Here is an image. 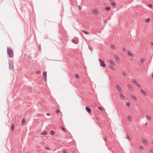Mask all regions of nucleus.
<instances>
[{
    "instance_id": "f257e3e1",
    "label": "nucleus",
    "mask_w": 153,
    "mask_h": 153,
    "mask_svg": "<svg viewBox=\"0 0 153 153\" xmlns=\"http://www.w3.org/2000/svg\"><path fill=\"white\" fill-rule=\"evenodd\" d=\"M7 54L9 55L10 57L12 58L13 57V51L10 48H7Z\"/></svg>"
},
{
    "instance_id": "f03ea898",
    "label": "nucleus",
    "mask_w": 153,
    "mask_h": 153,
    "mask_svg": "<svg viewBox=\"0 0 153 153\" xmlns=\"http://www.w3.org/2000/svg\"><path fill=\"white\" fill-rule=\"evenodd\" d=\"M9 66L10 70H13L14 69L13 63L11 59H9Z\"/></svg>"
},
{
    "instance_id": "7ed1b4c3",
    "label": "nucleus",
    "mask_w": 153,
    "mask_h": 153,
    "mask_svg": "<svg viewBox=\"0 0 153 153\" xmlns=\"http://www.w3.org/2000/svg\"><path fill=\"white\" fill-rule=\"evenodd\" d=\"M99 61L100 62V66L103 67H105L106 66V65L103 61L100 59H99Z\"/></svg>"
},
{
    "instance_id": "20e7f679",
    "label": "nucleus",
    "mask_w": 153,
    "mask_h": 153,
    "mask_svg": "<svg viewBox=\"0 0 153 153\" xmlns=\"http://www.w3.org/2000/svg\"><path fill=\"white\" fill-rule=\"evenodd\" d=\"M132 82L135 85L137 86L139 88L141 87L140 85L134 79H132Z\"/></svg>"
},
{
    "instance_id": "39448f33",
    "label": "nucleus",
    "mask_w": 153,
    "mask_h": 153,
    "mask_svg": "<svg viewBox=\"0 0 153 153\" xmlns=\"http://www.w3.org/2000/svg\"><path fill=\"white\" fill-rule=\"evenodd\" d=\"M47 72L46 71L43 72V76H44V79L45 81H47Z\"/></svg>"
},
{
    "instance_id": "423d86ee",
    "label": "nucleus",
    "mask_w": 153,
    "mask_h": 153,
    "mask_svg": "<svg viewBox=\"0 0 153 153\" xmlns=\"http://www.w3.org/2000/svg\"><path fill=\"white\" fill-rule=\"evenodd\" d=\"M120 95V98L123 100H124L125 99V97L120 92L119 93Z\"/></svg>"
},
{
    "instance_id": "0eeeda50",
    "label": "nucleus",
    "mask_w": 153,
    "mask_h": 153,
    "mask_svg": "<svg viewBox=\"0 0 153 153\" xmlns=\"http://www.w3.org/2000/svg\"><path fill=\"white\" fill-rule=\"evenodd\" d=\"M92 12L93 14H95V15H96L98 13V11L96 9H95V10H92Z\"/></svg>"
},
{
    "instance_id": "6e6552de",
    "label": "nucleus",
    "mask_w": 153,
    "mask_h": 153,
    "mask_svg": "<svg viewBox=\"0 0 153 153\" xmlns=\"http://www.w3.org/2000/svg\"><path fill=\"white\" fill-rule=\"evenodd\" d=\"M85 109L86 111L89 113H90L91 112V109L88 106L85 107Z\"/></svg>"
},
{
    "instance_id": "1a4fd4ad",
    "label": "nucleus",
    "mask_w": 153,
    "mask_h": 153,
    "mask_svg": "<svg viewBox=\"0 0 153 153\" xmlns=\"http://www.w3.org/2000/svg\"><path fill=\"white\" fill-rule=\"evenodd\" d=\"M142 141L144 144L147 145L148 144V142L144 138L143 139V140H142Z\"/></svg>"
},
{
    "instance_id": "9d476101",
    "label": "nucleus",
    "mask_w": 153,
    "mask_h": 153,
    "mask_svg": "<svg viewBox=\"0 0 153 153\" xmlns=\"http://www.w3.org/2000/svg\"><path fill=\"white\" fill-rule=\"evenodd\" d=\"M116 87H117V89L118 90V91L119 92H120L121 91H122V90L121 88L120 87V86H119L118 85H116Z\"/></svg>"
},
{
    "instance_id": "9b49d317",
    "label": "nucleus",
    "mask_w": 153,
    "mask_h": 153,
    "mask_svg": "<svg viewBox=\"0 0 153 153\" xmlns=\"http://www.w3.org/2000/svg\"><path fill=\"white\" fill-rule=\"evenodd\" d=\"M114 57L116 61H119L120 59H119L117 55H115V54L114 55Z\"/></svg>"
},
{
    "instance_id": "f8f14e48",
    "label": "nucleus",
    "mask_w": 153,
    "mask_h": 153,
    "mask_svg": "<svg viewBox=\"0 0 153 153\" xmlns=\"http://www.w3.org/2000/svg\"><path fill=\"white\" fill-rule=\"evenodd\" d=\"M141 92V93L144 95H146L147 94L146 93V92L144 91L143 89H140Z\"/></svg>"
},
{
    "instance_id": "ddd939ff",
    "label": "nucleus",
    "mask_w": 153,
    "mask_h": 153,
    "mask_svg": "<svg viewBox=\"0 0 153 153\" xmlns=\"http://www.w3.org/2000/svg\"><path fill=\"white\" fill-rule=\"evenodd\" d=\"M128 87L130 90L132 91L133 89L132 87L129 84H128Z\"/></svg>"
},
{
    "instance_id": "4468645a",
    "label": "nucleus",
    "mask_w": 153,
    "mask_h": 153,
    "mask_svg": "<svg viewBox=\"0 0 153 153\" xmlns=\"http://www.w3.org/2000/svg\"><path fill=\"white\" fill-rule=\"evenodd\" d=\"M128 55L131 56H133V55L132 53L129 51H128Z\"/></svg>"
},
{
    "instance_id": "2eb2a0df",
    "label": "nucleus",
    "mask_w": 153,
    "mask_h": 153,
    "mask_svg": "<svg viewBox=\"0 0 153 153\" xmlns=\"http://www.w3.org/2000/svg\"><path fill=\"white\" fill-rule=\"evenodd\" d=\"M26 120L24 118L22 119V125H23L25 124Z\"/></svg>"
},
{
    "instance_id": "dca6fc26",
    "label": "nucleus",
    "mask_w": 153,
    "mask_h": 153,
    "mask_svg": "<svg viewBox=\"0 0 153 153\" xmlns=\"http://www.w3.org/2000/svg\"><path fill=\"white\" fill-rule=\"evenodd\" d=\"M146 117L148 120H151L150 116L149 114L146 115Z\"/></svg>"
},
{
    "instance_id": "f3484780",
    "label": "nucleus",
    "mask_w": 153,
    "mask_h": 153,
    "mask_svg": "<svg viewBox=\"0 0 153 153\" xmlns=\"http://www.w3.org/2000/svg\"><path fill=\"white\" fill-rule=\"evenodd\" d=\"M105 10L108 11H109L110 10L111 8L109 7H107L105 8Z\"/></svg>"
},
{
    "instance_id": "a211bd4d",
    "label": "nucleus",
    "mask_w": 153,
    "mask_h": 153,
    "mask_svg": "<svg viewBox=\"0 0 153 153\" xmlns=\"http://www.w3.org/2000/svg\"><path fill=\"white\" fill-rule=\"evenodd\" d=\"M82 31L86 34H88L89 33V32L88 31H86L84 30H82Z\"/></svg>"
},
{
    "instance_id": "6ab92c4d",
    "label": "nucleus",
    "mask_w": 153,
    "mask_h": 153,
    "mask_svg": "<svg viewBox=\"0 0 153 153\" xmlns=\"http://www.w3.org/2000/svg\"><path fill=\"white\" fill-rule=\"evenodd\" d=\"M111 5L113 7H114L116 5L115 3V2H112L111 3Z\"/></svg>"
},
{
    "instance_id": "aec40b11",
    "label": "nucleus",
    "mask_w": 153,
    "mask_h": 153,
    "mask_svg": "<svg viewBox=\"0 0 153 153\" xmlns=\"http://www.w3.org/2000/svg\"><path fill=\"white\" fill-rule=\"evenodd\" d=\"M109 66L110 68L113 71H114L115 70V69L112 66L109 65Z\"/></svg>"
},
{
    "instance_id": "412c9836",
    "label": "nucleus",
    "mask_w": 153,
    "mask_h": 153,
    "mask_svg": "<svg viewBox=\"0 0 153 153\" xmlns=\"http://www.w3.org/2000/svg\"><path fill=\"white\" fill-rule=\"evenodd\" d=\"M131 97L135 100H137V99L135 96L134 95H132L131 96Z\"/></svg>"
},
{
    "instance_id": "4be33fe9",
    "label": "nucleus",
    "mask_w": 153,
    "mask_h": 153,
    "mask_svg": "<svg viewBox=\"0 0 153 153\" xmlns=\"http://www.w3.org/2000/svg\"><path fill=\"white\" fill-rule=\"evenodd\" d=\"M50 133L52 135H54L55 134L54 131L53 130H51L50 131Z\"/></svg>"
},
{
    "instance_id": "5701e85b",
    "label": "nucleus",
    "mask_w": 153,
    "mask_h": 153,
    "mask_svg": "<svg viewBox=\"0 0 153 153\" xmlns=\"http://www.w3.org/2000/svg\"><path fill=\"white\" fill-rule=\"evenodd\" d=\"M109 62L111 65H114L115 64H114V62L112 60H110L109 61Z\"/></svg>"
},
{
    "instance_id": "b1692460",
    "label": "nucleus",
    "mask_w": 153,
    "mask_h": 153,
    "mask_svg": "<svg viewBox=\"0 0 153 153\" xmlns=\"http://www.w3.org/2000/svg\"><path fill=\"white\" fill-rule=\"evenodd\" d=\"M128 119L129 121H131L132 120V118L130 116H128Z\"/></svg>"
},
{
    "instance_id": "393cba45",
    "label": "nucleus",
    "mask_w": 153,
    "mask_h": 153,
    "mask_svg": "<svg viewBox=\"0 0 153 153\" xmlns=\"http://www.w3.org/2000/svg\"><path fill=\"white\" fill-rule=\"evenodd\" d=\"M47 134V132L46 131H45L43 132L42 134V135H46V134Z\"/></svg>"
},
{
    "instance_id": "a878e982",
    "label": "nucleus",
    "mask_w": 153,
    "mask_h": 153,
    "mask_svg": "<svg viewBox=\"0 0 153 153\" xmlns=\"http://www.w3.org/2000/svg\"><path fill=\"white\" fill-rule=\"evenodd\" d=\"M144 61V59L143 58H142L140 59V61L141 63H143Z\"/></svg>"
},
{
    "instance_id": "bb28decb",
    "label": "nucleus",
    "mask_w": 153,
    "mask_h": 153,
    "mask_svg": "<svg viewBox=\"0 0 153 153\" xmlns=\"http://www.w3.org/2000/svg\"><path fill=\"white\" fill-rule=\"evenodd\" d=\"M61 128L65 132H66V130L65 129V128L64 127H61Z\"/></svg>"
},
{
    "instance_id": "cd10ccee",
    "label": "nucleus",
    "mask_w": 153,
    "mask_h": 153,
    "mask_svg": "<svg viewBox=\"0 0 153 153\" xmlns=\"http://www.w3.org/2000/svg\"><path fill=\"white\" fill-rule=\"evenodd\" d=\"M111 48L112 49H113V50H115V48L114 45H111Z\"/></svg>"
},
{
    "instance_id": "c85d7f7f",
    "label": "nucleus",
    "mask_w": 153,
    "mask_h": 153,
    "mask_svg": "<svg viewBox=\"0 0 153 153\" xmlns=\"http://www.w3.org/2000/svg\"><path fill=\"white\" fill-rule=\"evenodd\" d=\"M14 124H13L11 126V128L12 130H13L14 129Z\"/></svg>"
},
{
    "instance_id": "c756f323",
    "label": "nucleus",
    "mask_w": 153,
    "mask_h": 153,
    "mask_svg": "<svg viewBox=\"0 0 153 153\" xmlns=\"http://www.w3.org/2000/svg\"><path fill=\"white\" fill-rule=\"evenodd\" d=\"M72 42L74 43V44H77V43H76V41L74 39H72Z\"/></svg>"
},
{
    "instance_id": "7c9ffc66",
    "label": "nucleus",
    "mask_w": 153,
    "mask_h": 153,
    "mask_svg": "<svg viewBox=\"0 0 153 153\" xmlns=\"http://www.w3.org/2000/svg\"><path fill=\"white\" fill-rule=\"evenodd\" d=\"M75 76L76 78L78 79H79L80 78L79 75L77 74H75Z\"/></svg>"
},
{
    "instance_id": "2f4dec72",
    "label": "nucleus",
    "mask_w": 153,
    "mask_h": 153,
    "mask_svg": "<svg viewBox=\"0 0 153 153\" xmlns=\"http://www.w3.org/2000/svg\"><path fill=\"white\" fill-rule=\"evenodd\" d=\"M122 74L124 76H126V74L124 71H122Z\"/></svg>"
},
{
    "instance_id": "473e14b6",
    "label": "nucleus",
    "mask_w": 153,
    "mask_h": 153,
    "mask_svg": "<svg viewBox=\"0 0 153 153\" xmlns=\"http://www.w3.org/2000/svg\"><path fill=\"white\" fill-rule=\"evenodd\" d=\"M148 6L150 8H152V5L151 4H149L148 5Z\"/></svg>"
},
{
    "instance_id": "72a5a7b5",
    "label": "nucleus",
    "mask_w": 153,
    "mask_h": 153,
    "mask_svg": "<svg viewBox=\"0 0 153 153\" xmlns=\"http://www.w3.org/2000/svg\"><path fill=\"white\" fill-rule=\"evenodd\" d=\"M126 105H127V106H129V107H130V102H127V103H126Z\"/></svg>"
},
{
    "instance_id": "f704fd0d",
    "label": "nucleus",
    "mask_w": 153,
    "mask_h": 153,
    "mask_svg": "<svg viewBox=\"0 0 153 153\" xmlns=\"http://www.w3.org/2000/svg\"><path fill=\"white\" fill-rule=\"evenodd\" d=\"M127 135V138L129 140H131V138L129 136L128 134Z\"/></svg>"
},
{
    "instance_id": "c9c22d12",
    "label": "nucleus",
    "mask_w": 153,
    "mask_h": 153,
    "mask_svg": "<svg viewBox=\"0 0 153 153\" xmlns=\"http://www.w3.org/2000/svg\"><path fill=\"white\" fill-rule=\"evenodd\" d=\"M78 7H79V10H81L82 9V6H81L79 5L78 6Z\"/></svg>"
},
{
    "instance_id": "e433bc0d",
    "label": "nucleus",
    "mask_w": 153,
    "mask_h": 153,
    "mask_svg": "<svg viewBox=\"0 0 153 153\" xmlns=\"http://www.w3.org/2000/svg\"><path fill=\"white\" fill-rule=\"evenodd\" d=\"M140 149L141 150H143V149H144V147L143 146H140Z\"/></svg>"
},
{
    "instance_id": "4c0bfd02",
    "label": "nucleus",
    "mask_w": 153,
    "mask_h": 153,
    "mask_svg": "<svg viewBox=\"0 0 153 153\" xmlns=\"http://www.w3.org/2000/svg\"><path fill=\"white\" fill-rule=\"evenodd\" d=\"M98 108L99 109H100V110H103V108H102L101 107H100L99 106V107H98Z\"/></svg>"
},
{
    "instance_id": "58836bf2",
    "label": "nucleus",
    "mask_w": 153,
    "mask_h": 153,
    "mask_svg": "<svg viewBox=\"0 0 153 153\" xmlns=\"http://www.w3.org/2000/svg\"><path fill=\"white\" fill-rule=\"evenodd\" d=\"M59 109H57L56 110V113H59Z\"/></svg>"
},
{
    "instance_id": "ea45409f",
    "label": "nucleus",
    "mask_w": 153,
    "mask_h": 153,
    "mask_svg": "<svg viewBox=\"0 0 153 153\" xmlns=\"http://www.w3.org/2000/svg\"><path fill=\"white\" fill-rule=\"evenodd\" d=\"M149 20H150V19L149 18H148L146 19V22H148L149 21Z\"/></svg>"
},
{
    "instance_id": "a19ab883",
    "label": "nucleus",
    "mask_w": 153,
    "mask_h": 153,
    "mask_svg": "<svg viewBox=\"0 0 153 153\" xmlns=\"http://www.w3.org/2000/svg\"><path fill=\"white\" fill-rule=\"evenodd\" d=\"M150 152L152 153H153V149H150Z\"/></svg>"
},
{
    "instance_id": "79ce46f5",
    "label": "nucleus",
    "mask_w": 153,
    "mask_h": 153,
    "mask_svg": "<svg viewBox=\"0 0 153 153\" xmlns=\"http://www.w3.org/2000/svg\"><path fill=\"white\" fill-rule=\"evenodd\" d=\"M63 153H67V151L65 150H63L62 151Z\"/></svg>"
},
{
    "instance_id": "37998d69",
    "label": "nucleus",
    "mask_w": 153,
    "mask_h": 153,
    "mask_svg": "<svg viewBox=\"0 0 153 153\" xmlns=\"http://www.w3.org/2000/svg\"><path fill=\"white\" fill-rule=\"evenodd\" d=\"M45 149H47V150H49L50 149V148H49L48 147H46L45 148Z\"/></svg>"
},
{
    "instance_id": "c03bdc74",
    "label": "nucleus",
    "mask_w": 153,
    "mask_h": 153,
    "mask_svg": "<svg viewBox=\"0 0 153 153\" xmlns=\"http://www.w3.org/2000/svg\"><path fill=\"white\" fill-rule=\"evenodd\" d=\"M104 140L105 141H106L107 140V138L106 137H105L104 138Z\"/></svg>"
},
{
    "instance_id": "a18cd8bd",
    "label": "nucleus",
    "mask_w": 153,
    "mask_h": 153,
    "mask_svg": "<svg viewBox=\"0 0 153 153\" xmlns=\"http://www.w3.org/2000/svg\"><path fill=\"white\" fill-rule=\"evenodd\" d=\"M36 73L37 74H39L40 73V72H39V71H36Z\"/></svg>"
},
{
    "instance_id": "49530a36",
    "label": "nucleus",
    "mask_w": 153,
    "mask_h": 153,
    "mask_svg": "<svg viewBox=\"0 0 153 153\" xmlns=\"http://www.w3.org/2000/svg\"><path fill=\"white\" fill-rule=\"evenodd\" d=\"M46 115H48V116H49V115H50V114L49 113H47L46 114Z\"/></svg>"
},
{
    "instance_id": "de8ad7c7",
    "label": "nucleus",
    "mask_w": 153,
    "mask_h": 153,
    "mask_svg": "<svg viewBox=\"0 0 153 153\" xmlns=\"http://www.w3.org/2000/svg\"><path fill=\"white\" fill-rule=\"evenodd\" d=\"M123 51H125V48H123Z\"/></svg>"
},
{
    "instance_id": "09e8293b",
    "label": "nucleus",
    "mask_w": 153,
    "mask_h": 153,
    "mask_svg": "<svg viewBox=\"0 0 153 153\" xmlns=\"http://www.w3.org/2000/svg\"><path fill=\"white\" fill-rule=\"evenodd\" d=\"M39 48L40 50H41V47H40V44L39 45Z\"/></svg>"
},
{
    "instance_id": "8fccbe9b",
    "label": "nucleus",
    "mask_w": 153,
    "mask_h": 153,
    "mask_svg": "<svg viewBox=\"0 0 153 153\" xmlns=\"http://www.w3.org/2000/svg\"><path fill=\"white\" fill-rule=\"evenodd\" d=\"M152 77L153 78V73H152L151 75Z\"/></svg>"
},
{
    "instance_id": "3c124183",
    "label": "nucleus",
    "mask_w": 153,
    "mask_h": 153,
    "mask_svg": "<svg viewBox=\"0 0 153 153\" xmlns=\"http://www.w3.org/2000/svg\"><path fill=\"white\" fill-rule=\"evenodd\" d=\"M148 124V123H146L145 124V126H146Z\"/></svg>"
},
{
    "instance_id": "603ef678",
    "label": "nucleus",
    "mask_w": 153,
    "mask_h": 153,
    "mask_svg": "<svg viewBox=\"0 0 153 153\" xmlns=\"http://www.w3.org/2000/svg\"><path fill=\"white\" fill-rule=\"evenodd\" d=\"M89 48L90 50L91 49V48L90 47H89Z\"/></svg>"
},
{
    "instance_id": "864d4df0",
    "label": "nucleus",
    "mask_w": 153,
    "mask_h": 153,
    "mask_svg": "<svg viewBox=\"0 0 153 153\" xmlns=\"http://www.w3.org/2000/svg\"><path fill=\"white\" fill-rule=\"evenodd\" d=\"M104 22H105V23H106V22H107V21L105 20V21H104Z\"/></svg>"
},
{
    "instance_id": "5fc2aeb1",
    "label": "nucleus",
    "mask_w": 153,
    "mask_h": 153,
    "mask_svg": "<svg viewBox=\"0 0 153 153\" xmlns=\"http://www.w3.org/2000/svg\"><path fill=\"white\" fill-rule=\"evenodd\" d=\"M130 60H133V59H131Z\"/></svg>"
},
{
    "instance_id": "6e6d98bb",
    "label": "nucleus",
    "mask_w": 153,
    "mask_h": 153,
    "mask_svg": "<svg viewBox=\"0 0 153 153\" xmlns=\"http://www.w3.org/2000/svg\"><path fill=\"white\" fill-rule=\"evenodd\" d=\"M151 44H152V45H153V43L152 42Z\"/></svg>"
},
{
    "instance_id": "4d7b16f0",
    "label": "nucleus",
    "mask_w": 153,
    "mask_h": 153,
    "mask_svg": "<svg viewBox=\"0 0 153 153\" xmlns=\"http://www.w3.org/2000/svg\"><path fill=\"white\" fill-rule=\"evenodd\" d=\"M152 144H153V141H152Z\"/></svg>"
}]
</instances>
